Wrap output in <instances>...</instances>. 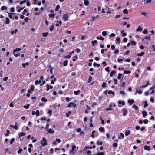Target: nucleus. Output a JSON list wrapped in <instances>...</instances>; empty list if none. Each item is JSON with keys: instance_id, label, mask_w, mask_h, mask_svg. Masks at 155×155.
<instances>
[{"instance_id": "obj_1", "label": "nucleus", "mask_w": 155, "mask_h": 155, "mask_svg": "<svg viewBox=\"0 0 155 155\" xmlns=\"http://www.w3.org/2000/svg\"><path fill=\"white\" fill-rule=\"evenodd\" d=\"M41 143L43 147L46 145L47 144L46 139L45 137H43L42 138V141H41Z\"/></svg>"}, {"instance_id": "obj_2", "label": "nucleus", "mask_w": 155, "mask_h": 155, "mask_svg": "<svg viewBox=\"0 0 155 155\" xmlns=\"http://www.w3.org/2000/svg\"><path fill=\"white\" fill-rule=\"evenodd\" d=\"M68 14L67 13H66L64 14L63 15L62 18L64 19L65 21H66L68 20Z\"/></svg>"}, {"instance_id": "obj_3", "label": "nucleus", "mask_w": 155, "mask_h": 155, "mask_svg": "<svg viewBox=\"0 0 155 155\" xmlns=\"http://www.w3.org/2000/svg\"><path fill=\"white\" fill-rule=\"evenodd\" d=\"M76 106V105L73 102H70L68 105V107H73L75 108Z\"/></svg>"}, {"instance_id": "obj_4", "label": "nucleus", "mask_w": 155, "mask_h": 155, "mask_svg": "<svg viewBox=\"0 0 155 155\" xmlns=\"http://www.w3.org/2000/svg\"><path fill=\"white\" fill-rule=\"evenodd\" d=\"M122 111L123 112V115L125 116L127 114V109L126 108H123L122 109Z\"/></svg>"}, {"instance_id": "obj_5", "label": "nucleus", "mask_w": 155, "mask_h": 155, "mask_svg": "<svg viewBox=\"0 0 155 155\" xmlns=\"http://www.w3.org/2000/svg\"><path fill=\"white\" fill-rule=\"evenodd\" d=\"M151 38L150 36H145L144 38L142 39V41L144 42V43H147L148 41H146L145 39L150 40Z\"/></svg>"}, {"instance_id": "obj_6", "label": "nucleus", "mask_w": 155, "mask_h": 155, "mask_svg": "<svg viewBox=\"0 0 155 155\" xmlns=\"http://www.w3.org/2000/svg\"><path fill=\"white\" fill-rule=\"evenodd\" d=\"M34 87L33 85H32L29 90L28 91V92L30 94H31L32 92L34 91Z\"/></svg>"}, {"instance_id": "obj_7", "label": "nucleus", "mask_w": 155, "mask_h": 155, "mask_svg": "<svg viewBox=\"0 0 155 155\" xmlns=\"http://www.w3.org/2000/svg\"><path fill=\"white\" fill-rule=\"evenodd\" d=\"M15 126L10 125V126L12 128H14L15 130H17L18 129V126L16 125L17 122H15Z\"/></svg>"}, {"instance_id": "obj_8", "label": "nucleus", "mask_w": 155, "mask_h": 155, "mask_svg": "<svg viewBox=\"0 0 155 155\" xmlns=\"http://www.w3.org/2000/svg\"><path fill=\"white\" fill-rule=\"evenodd\" d=\"M143 92V90H137L136 92L134 94L136 95L137 93H138L139 94H141Z\"/></svg>"}, {"instance_id": "obj_9", "label": "nucleus", "mask_w": 155, "mask_h": 155, "mask_svg": "<svg viewBox=\"0 0 155 155\" xmlns=\"http://www.w3.org/2000/svg\"><path fill=\"white\" fill-rule=\"evenodd\" d=\"M6 21H5V23L7 24H9L10 22V21L9 18L8 17L6 18H5Z\"/></svg>"}, {"instance_id": "obj_10", "label": "nucleus", "mask_w": 155, "mask_h": 155, "mask_svg": "<svg viewBox=\"0 0 155 155\" xmlns=\"http://www.w3.org/2000/svg\"><path fill=\"white\" fill-rule=\"evenodd\" d=\"M7 13H8L9 14L8 17L12 19L13 18V14H15V13H9L8 12H7Z\"/></svg>"}, {"instance_id": "obj_11", "label": "nucleus", "mask_w": 155, "mask_h": 155, "mask_svg": "<svg viewBox=\"0 0 155 155\" xmlns=\"http://www.w3.org/2000/svg\"><path fill=\"white\" fill-rule=\"evenodd\" d=\"M78 149V148H77L76 146L75 145H74L72 146V150L73 151L77 150Z\"/></svg>"}, {"instance_id": "obj_12", "label": "nucleus", "mask_w": 155, "mask_h": 155, "mask_svg": "<svg viewBox=\"0 0 155 155\" xmlns=\"http://www.w3.org/2000/svg\"><path fill=\"white\" fill-rule=\"evenodd\" d=\"M19 137H21L24 136L26 134L25 132H21L20 133H18Z\"/></svg>"}, {"instance_id": "obj_13", "label": "nucleus", "mask_w": 155, "mask_h": 155, "mask_svg": "<svg viewBox=\"0 0 155 155\" xmlns=\"http://www.w3.org/2000/svg\"><path fill=\"white\" fill-rule=\"evenodd\" d=\"M144 149L146 150H150V147L147 145H145L144 147Z\"/></svg>"}, {"instance_id": "obj_14", "label": "nucleus", "mask_w": 155, "mask_h": 155, "mask_svg": "<svg viewBox=\"0 0 155 155\" xmlns=\"http://www.w3.org/2000/svg\"><path fill=\"white\" fill-rule=\"evenodd\" d=\"M130 130H127L125 131L124 134H125V135L126 136H127L128 135H129V134H130Z\"/></svg>"}, {"instance_id": "obj_15", "label": "nucleus", "mask_w": 155, "mask_h": 155, "mask_svg": "<svg viewBox=\"0 0 155 155\" xmlns=\"http://www.w3.org/2000/svg\"><path fill=\"white\" fill-rule=\"evenodd\" d=\"M149 84V81H147V84L145 85H143L142 86L140 87V88H145Z\"/></svg>"}, {"instance_id": "obj_16", "label": "nucleus", "mask_w": 155, "mask_h": 155, "mask_svg": "<svg viewBox=\"0 0 155 155\" xmlns=\"http://www.w3.org/2000/svg\"><path fill=\"white\" fill-rule=\"evenodd\" d=\"M47 130H48V133H53L54 132V131L51 128L48 129Z\"/></svg>"}, {"instance_id": "obj_17", "label": "nucleus", "mask_w": 155, "mask_h": 155, "mask_svg": "<svg viewBox=\"0 0 155 155\" xmlns=\"http://www.w3.org/2000/svg\"><path fill=\"white\" fill-rule=\"evenodd\" d=\"M41 80H40L38 81L37 80L35 81V84L36 85H37L38 84L41 83Z\"/></svg>"}, {"instance_id": "obj_18", "label": "nucleus", "mask_w": 155, "mask_h": 155, "mask_svg": "<svg viewBox=\"0 0 155 155\" xmlns=\"http://www.w3.org/2000/svg\"><path fill=\"white\" fill-rule=\"evenodd\" d=\"M97 41L96 40H94V41H93L91 42V43L92 44V46L94 47L95 45V44L97 43Z\"/></svg>"}, {"instance_id": "obj_19", "label": "nucleus", "mask_w": 155, "mask_h": 155, "mask_svg": "<svg viewBox=\"0 0 155 155\" xmlns=\"http://www.w3.org/2000/svg\"><path fill=\"white\" fill-rule=\"evenodd\" d=\"M116 73V71L114 70H113L110 73V76L112 77L114 74Z\"/></svg>"}, {"instance_id": "obj_20", "label": "nucleus", "mask_w": 155, "mask_h": 155, "mask_svg": "<svg viewBox=\"0 0 155 155\" xmlns=\"http://www.w3.org/2000/svg\"><path fill=\"white\" fill-rule=\"evenodd\" d=\"M80 91L79 90L74 91V94L75 95H77L80 93Z\"/></svg>"}, {"instance_id": "obj_21", "label": "nucleus", "mask_w": 155, "mask_h": 155, "mask_svg": "<svg viewBox=\"0 0 155 155\" xmlns=\"http://www.w3.org/2000/svg\"><path fill=\"white\" fill-rule=\"evenodd\" d=\"M142 113L143 114V117H144L147 115V114L146 111H143Z\"/></svg>"}, {"instance_id": "obj_22", "label": "nucleus", "mask_w": 155, "mask_h": 155, "mask_svg": "<svg viewBox=\"0 0 155 155\" xmlns=\"http://www.w3.org/2000/svg\"><path fill=\"white\" fill-rule=\"evenodd\" d=\"M84 4L86 5H88L89 3V1L88 0H84Z\"/></svg>"}, {"instance_id": "obj_23", "label": "nucleus", "mask_w": 155, "mask_h": 155, "mask_svg": "<svg viewBox=\"0 0 155 155\" xmlns=\"http://www.w3.org/2000/svg\"><path fill=\"white\" fill-rule=\"evenodd\" d=\"M122 76V74L121 73H119L118 74V76L117 77V78L118 80H120L121 78V77Z\"/></svg>"}, {"instance_id": "obj_24", "label": "nucleus", "mask_w": 155, "mask_h": 155, "mask_svg": "<svg viewBox=\"0 0 155 155\" xmlns=\"http://www.w3.org/2000/svg\"><path fill=\"white\" fill-rule=\"evenodd\" d=\"M18 31L17 29H15V31H11V34H14V33H16Z\"/></svg>"}, {"instance_id": "obj_25", "label": "nucleus", "mask_w": 155, "mask_h": 155, "mask_svg": "<svg viewBox=\"0 0 155 155\" xmlns=\"http://www.w3.org/2000/svg\"><path fill=\"white\" fill-rule=\"evenodd\" d=\"M144 54V52H141V53L140 54L138 53L137 54V55L138 56H143Z\"/></svg>"}, {"instance_id": "obj_26", "label": "nucleus", "mask_w": 155, "mask_h": 155, "mask_svg": "<svg viewBox=\"0 0 155 155\" xmlns=\"http://www.w3.org/2000/svg\"><path fill=\"white\" fill-rule=\"evenodd\" d=\"M134 101L133 99L128 100V103L130 104H132L134 103Z\"/></svg>"}, {"instance_id": "obj_27", "label": "nucleus", "mask_w": 155, "mask_h": 155, "mask_svg": "<svg viewBox=\"0 0 155 155\" xmlns=\"http://www.w3.org/2000/svg\"><path fill=\"white\" fill-rule=\"evenodd\" d=\"M131 71L130 70L128 71H126V70H124V74H130L131 73Z\"/></svg>"}, {"instance_id": "obj_28", "label": "nucleus", "mask_w": 155, "mask_h": 155, "mask_svg": "<svg viewBox=\"0 0 155 155\" xmlns=\"http://www.w3.org/2000/svg\"><path fill=\"white\" fill-rule=\"evenodd\" d=\"M108 94H112L113 95H114L115 93L114 92L112 91L111 90H110L108 91Z\"/></svg>"}, {"instance_id": "obj_29", "label": "nucleus", "mask_w": 155, "mask_h": 155, "mask_svg": "<svg viewBox=\"0 0 155 155\" xmlns=\"http://www.w3.org/2000/svg\"><path fill=\"white\" fill-rule=\"evenodd\" d=\"M107 83L105 82H103L101 85V86L103 88H105L106 87Z\"/></svg>"}, {"instance_id": "obj_30", "label": "nucleus", "mask_w": 155, "mask_h": 155, "mask_svg": "<svg viewBox=\"0 0 155 155\" xmlns=\"http://www.w3.org/2000/svg\"><path fill=\"white\" fill-rule=\"evenodd\" d=\"M55 16V14H49V16L50 18H53Z\"/></svg>"}, {"instance_id": "obj_31", "label": "nucleus", "mask_w": 155, "mask_h": 155, "mask_svg": "<svg viewBox=\"0 0 155 155\" xmlns=\"http://www.w3.org/2000/svg\"><path fill=\"white\" fill-rule=\"evenodd\" d=\"M41 101L43 102H46L48 100L47 99L45 98V97H42L41 99Z\"/></svg>"}, {"instance_id": "obj_32", "label": "nucleus", "mask_w": 155, "mask_h": 155, "mask_svg": "<svg viewBox=\"0 0 155 155\" xmlns=\"http://www.w3.org/2000/svg\"><path fill=\"white\" fill-rule=\"evenodd\" d=\"M99 130L101 132H103L104 131V127H101L99 128Z\"/></svg>"}, {"instance_id": "obj_33", "label": "nucleus", "mask_w": 155, "mask_h": 155, "mask_svg": "<svg viewBox=\"0 0 155 155\" xmlns=\"http://www.w3.org/2000/svg\"><path fill=\"white\" fill-rule=\"evenodd\" d=\"M30 106V105L29 104H27V105H24V107L25 108H26V109H28L29 108V107Z\"/></svg>"}, {"instance_id": "obj_34", "label": "nucleus", "mask_w": 155, "mask_h": 155, "mask_svg": "<svg viewBox=\"0 0 155 155\" xmlns=\"http://www.w3.org/2000/svg\"><path fill=\"white\" fill-rule=\"evenodd\" d=\"M124 30H123L121 31V33L122 34V35L123 37L126 36L127 35V34L124 32Z\"/></svg>"}, {"instance_id": "obj_35", "label": "nucleus", "mask_w": 155, "mask_h": 155, "mask_svg": "<svg viewBox=\"0 0 155 155\" xmlns=\"http://www.w3.org/2000/svg\"><path fill=\"white\" fill-rule=\"evenodd\" d=\"M21 49L20 48H16V49H15V50H14V51H13V52H14V53H15L16 52V51H21Z\"/></svg>"}, {"instance_id": "obj_36", "label": "nucleus", "mask_w": 155, "mask_h": 155, "mask_svg": "<svg viewBox=\"0 0 155 155\" xmlns=\"http://www.w3.org/2000/svg\"><path fill=\"white\" fill-rule=\"evenodd\" d=\"M96 38L98 40H104V38L102 37V36H100V37H97Z\"/></svg>"}, {"instance_id": "obj_37", "label": "nucleus", "mask_w": 155, "mask_h": 155, "mask_svg": "<svg viewBox=\"0 0 155 155\" xmlns=\"http://www.w3.org/2000/svg\"><path fill=\"white\" fill-rule=\"evenodd\" d=\"M48 32L44 33L42 34V36L44 37H46L48 36Z\"/></svg>"}, {"instance_id": "obj_38", "label": "nucleus", "mask_w": 155, "mask_h": 155, "mask_svg": "<svg viewBox=\"0 0 155 155\" xmlns=\"http://www.w3.org/2000/svg\"><path fill=\"white\" fill-rule=\"evenodd\" d=\"M68 61L67 60H65L63 63V65L64 66H66L68 64Z\"/></svg>"}, {"instance_id": "obj_39", "label": "nucleus", "mask_w": 155, "mask_h": 155, "mask_svg": "<svg viewBox=\"0 0 155 155\" xmlns=\"http://www.w3.org/2000/svg\"><path fill=\"white\" fill-rule=\"evenodd\" d=\"M1 9L2 10H6L7 9V7L5 6H3L1 7Z\"/></svg>"}, {"instance_id": "obj_40", "label": "nucleus", "mask_w": 155, "mask_h": 155, "mask_svg": "<svg viewBox=\"0 0 155 155\" xmlns=\"http://www.w3.org/2000/svg\"><path fill=\"white\" fill-rule=\"evenodd\" d=\"M142 28H141L140 27V26H139L138 28L136 30V31L138 32L139 31H142Z\"/></svg>"}, {"instance_id": "obj_41", "label": "nucleus", "mask_w": 155, "mask_h": 155, "mask_svg": "<svg viewBox=\"0 0 155 155\" xmlns=\"http://www.w3.org/2000/svg\"><path fill=\"white\" fill-rule=\"evenodd\" d=\"M123 12L124 14H128V11L127 9H124L123 11Z\"/></svg>"}, {"instance_id": "obj_42", "label": "nucleus", "mask_w": 155, "mask_h": 155, "mask_svg": "<svg viewBox=\"0 0 155 155\" xmlns=\"http://www.w3.org/2000/svg\"><path fill=\"white\" fill-rule=\"evenodd\" d=\"M6 131H7V133L6 134H5V136H8L9 135V134L10 133V131H9V130H7Z\"/></svg>"}, {"instance_id": "obj_43", "label": "nucleus", "mask_w": 155, "mask_h": 155, "mask_svg": "<svg viewBox=\"0 0 155 155\" xmlns=\"http://www.w3.org/2000/svg\"><path fill=\"white\" fill-rule=\"evenodd\" d=\"M57 79L56 78H54L53 80H52L51 81V83L52 84H54V81L56 80Z\"/></svg>"}, {"instance_id": "obj_44", "label": "nucleus", "mask_w": 155, "mask_h": 155, "mask_svg": "<svg viewBox=\"0 0 155 155\" xmlns=\"http://www.w3.org/2000/svg\"><path fill=\"white\" fill-rule=\"evenodd\" d=\"M148 106V103H147V101H146L145 102V103H144V108H146Z\"/></svg>"}, {"instance_id": "obj_45", "label": "nucleus", "mask_w": 155, "mask_h": 155, "mask_svg": "<svg viewBox=\"0 0 155 155\" xmlns=\"http://www.w3.org/2000/svg\"><path fill=\"white\" fill-rule=\"evenodd\" d=\"M15 141V139L14 138H12L11 141H10V143L11 144H12Z\"/></svg>"}, {"instance_id": "obj_46", "label": "nucleus", "mask_w": 155, "mask_h": 155, "mask_svg": "<svg viewBox=\"0 0 155 155\" xmlns=\"http://www.w3.org/2000/svg\"><path fill=\"white\" fill-rule=\"evenodd\" d=\"M60 8V6L59 5H57V6L56 7V8L55 9V11H58V9H59Z\"/></svg>"}, {"instance_id": "obj_47", "label": "nucleus", "mask_w": 155, "mask_h": 155, "mask_svg": "<svg viewBox=\"0 0 155 155\" xmlns=\"http://www.w3.org/2000/svg\"><path fill=\"white\" fill-rule=\"evenodd\" d=\"M120 38L119 37H117L116 38V40L118 42V43L120 44Z\"/></svg>"}, {"instance_id": "obj_48", "label": "nucleus", "mask_w": 155, "mask_h": 155, "mask_svg": "<svg viewBox=\"0 0 155 155\" xmlns=\"http://www.w3.org/2000/svg\"><path fill=\"white\" fill-rule=\"evenodd\" d=\"M49 125L50 124L49 123H47L46 124V126L45 127V129L47 130H48Z\"/></svg>"}, {"instance_id": "obj_49", "label": "nucleus", "mask_w": 155, "mask_h": 155, "mask_svg": "<svg viewBox=\"0 0 155 155\" xmlns=\"http://www.w3.org/2000/svg\"><path fill=\"white\" fill-rule=\"evenodd\" d=\"M92 78L91 76H89V78L88 79V83H90L91 82Z\"/></svg>"}, {"instance_id": "obj_50", "label": "nucleus", "mask_w": 155, "mask_h": 155, "mask_svg": "<svg viewBox=\"0 0 155 155\" xmlns=\"http://www.w3.org/2000/svg\"><path fill=\"white\" fill-rule=\"evenodd\" d=\"M103 144V142L102 141H101V142H100L99 141H97V145H102Z\"/></svg>"}, {"instance_id": "obj_51", "label": "nucleus", "mask_w": 155, "mask_h": 155, "mask_svg": "<svg viewBox=\"0 0 155 155\" xmlns=\"http://www.w3.org/2000/svg\"><path fill=\"white\" fill-rule=\"evenodd\" d=\"M151 48L152 49H153V50H152V51H155V45H153L152 46V47H151Z\"/></svg>"}, {"instance_id": "obj_52", "label": "nucleus", "mask_w": 155, "mask_h": 155, "mask_svg": "<svg viewBox=\"0 0 155 155\" xmlns=\"http://www.w3.org/2000/svg\"><path fill=\"white\" fill-rule=\"evenodd\" d=\"M131 43L132 45H135L136 44V43L134 41H131Z\"/></svg>"}, {"instance_id": "obj_53", "label": "nucleus", "mask_w": 155, "mask_h": 155, "mask_svg": "<svg viewBox=\"0 0 155 155\" xmlns=\"http://www.w3.org/2000/svg\"><path fill=\"white\" fill-rule=\"evenodd\" d=\"M104 152H98L97 153V155H104Z\"/></svg>"}, {"instance_id": "obj_54", "label": "nucleus", "mask_w": 155, "mask_h": 155, "mask_svg": "<svg viewBox=\"0 0 155 155\" xmlns=\"http://www.w3.org/2000/svg\"><path fill=\"white\" fill-rule=\"evenodd\" d=\"M27 5L28 6H29L30 5V3L29 2V1L28 0H26Z\"/></svg>"}, {"instance_id": "obj_55", "label": "nucleus", "mask_w": 155, "mask_h": 155, "mask_svg": "<svg viewBox=\"0 0 155 155\" xmlns=\"http://www.w3.org/2000/svg\"><path fill=\"white\" fill-rule=\"evenodd\" d=\"M143 33L144 34H147L148 33V31L147 29H145L143 31Z\"/></svg>"}, {"instance_id": "obj_56", "label": "nucleus", "mask_w": 155, "mask_h": 155, "mask_svg": "<svg viewBox=\"0 0 155 155\" xmlns=\"http://www.w3.org/2000/svg\"><path fill=\"white\" fill-rule=\"evenodd\" d=\"M102 34L103 36H106L107 35L106 32L105 31H103L102 32Z\"/></svg>"}, {"instance_id": "obj_57", "label": "nucleus", "mask_w": 155, "mask_h": 155, "mask_svg": "<svg viewBox=\"0 0 155 155\" xmlns=\"http://www.w3.org/2000/svg\"><path fill=\"white\" fill-rule=\"evenodd\" d=\"M100 120L101 121V124H102V125L104 124V120H102V118L101 117H100Z\"/></svg>"}, {"instance_id": "obj_58", "label": "nucleus", "mask_w": 155, "mask_h": 155, "mask_svg": "<svg viewBox=\"0 0 155 155\" xmlns=\"http://www.w3.org/2000/svg\"><path fill=\"white\" fill-rule=\"evenodd\" d=\"M23 150L22 148H20L19 150L18 151V153L19 154Z\"/></svg>"}, {"instance_id": "obj_59", "label": "nucleus", "mask_w": 155, "mask_h": 155, "mask_svg": "<svg viewBox=\"0 0 155 155\" xmlns=\"http://www.w3.org/2000/svg\"><path fill=\"white\" fill-rule=\"evenodd\" d=\"M35 114L37 116H38L39 115V112L38 110H37L35 112Z\"/></svg>"}, {"instance_id": "obj_60", "label": "nucleus", "mask_w": 155, "mask_h": 155, "mask_svg": "<svg viewBox=\"0 0 155 155\" xmlns=\"http://www.w3.org/2000/svg\"><path fill=\"white\" fill-rule=\"evenodd\" d=\"M71 55L69 54V55H67L65 56L64 58H65L67 59V58H71Z\"/></svg>"}, {"instance_id": "obj_61", "label": "nucleus", "mask_w": 155, "mask_h": 155, "mask_svg": "<svg viewBox=\"0 0 155 155\" xmlns=\"http://www.w3.org/2000/svg\"><path fill=\"white\" fill-rule=\"evenodd\" d=\"M105 70H106V71L107 72H109L110 71V70H109V67H106L105 68Z\"/></svg>"}, {"instance_id": "obj_62", "label": "nucleus", "mask_w": 155, "mask_h": 155, "mask_svg": "<svg viewBox=\"0 0 155 155\" xmlns=\"http://www.w3.org/2000/svg\"><path fill=\"white\" fill-rule=\"evenodd\" d=\"M27 10L26 9H24L23 12H22V14L23 15H25V13L27 12Z\"/></svg>"}, {"instance_id": "obj_63", "label": "nucleus", "mask_w": 155, "mask_h": 155, "mask_svg": "<svg viewBox=\"0 0 155 155\" xmlns=\"http://www.w3.org/2000/svg\"><path fill=\"white\" fill-rule=\"evenodd\" d=\"M133 108H134L136 110H137L138 109V107L137 106H136L135 105H134L133 106Z\"/></svg>"}, {"instance_id": "obj_64", "label": "nucleus", "mask_w": 155, "mask_h": 155, "mask_svg": "<svg viewBox=\"0 0 155 155\" xmlns=\"http://www.w3.org/2000/svg\"><path fill=\"white\" fill-rule=\"evenodd\" d=\"M127 40H128V39L127 38H124L123 39V41L124 42H127Z\"/></svg>"}]
</instances>
